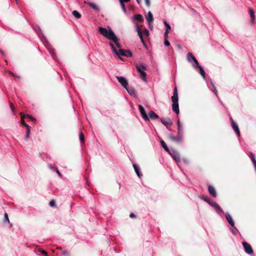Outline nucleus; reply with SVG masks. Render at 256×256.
<instances>
[{
  "instance_id": "obj_46",
  "label": "nucleus",
  "mask_w": 256,
  "mask_h": 256,
  "mask_svg": "<svg viewBox=\"0 0 256 256\" xmlns=\"http://www.w3.org/2000/svg\"><path fill=\"white\" fill-rule=\"evenodd\" d=\"M54 170L56 172V173L58 174V176H61V174L60 172V171L58 170V168H54Z\"/></svg>"
},
{
  "instance_id": "obj_57",
  "label": "nucleus",
  "mask_w": 256,
  "mask_h": 256,
  "mask_svg": "<svg viewBox=\"0 0 256 256\" xmlns=\"http://www.w3.org/2000/svg\"><path fill=\"white\" fill-rule=\"evenodd\" d=\"M16 0V1L17 0Z\"/></svg>"
},
{
  "instance_id": "obj_47",
  "label": "nucleus",
  "mask_w": 256,
  "mask_h": 256,
  "mask_svg": "<svg viewBox=\"0 0 256 256\" xmlns=\"http://www.w3.org/2000/svg\"><path fill=\"white\" fill-rule=\"evenodd\" d=\"M0 53L2 54V55L3 56H6V54H4V52L2 50H0Z\"/></svg>"
},
{
  "instance_id": "obj_48",
  "label": "nucleus",
  "mask_w": 256,
  "mask_h": 256,
  "mask_svg": "<svg viewBox=\"0 0 256 256\" xmlns=\"http://www.w3.org/2000/svg\"><path fill=\"white\" fill-rule=\"evenodd\" d=\"M130 218H134L136 217V216L134 215V214L133 213H131L130 214Z\"/></svg>"
},
{
  "instance_id": "obj_54",
  "label": "nucleus",
  "mask_w": 256,
  "mask_h": 256,
  "mask_svg": "<svg viewBox=\"0 0 256 256\" xmlns=\"http://www.w3.org/2000/svg\"><path fill=\"white\" fill-rule=\"evenodd\" d=\"M8 74H12V76H14V73H12V72H10V71H8Z\"/></svg>"
},
{
  "instance_id": "obj_42",
  "label": "nucleus",
  "mask_w": 256,
  "mask_h": 256,
  "mask_svg": "<svg viewBox=\"0 0 256 256\" xmlns=\"http://www.w3.org/2000/svg\"><path fill=\"white\" fill-rule=\"evenodd\" d=\"M147 6H150V0H144Z\"/></svg>"
},
{
  "instance_id": "obj_34",
  "label": "nucleus",
  "mask_w": 256,
  "mask_h": 256,
  "mask_svg": "<svg viewBox=\"0 0 256 256\" xmlns=\"http://www.w3.org/2000/svg\"><path fill=\"white\" fill-rule=\"evenodd\" d=\"M49 204L50 206L53 207L56 206V202L54 200H52L50 202Z\"/></svg>"
},
{
  "instance_id": "obj_14",
  "label": "nucleus",
  "mask_w": 256,
  "mask_h": 256,
  "mask_svg": "<svg viewBox=\"0 0 256 256\" xmlns=\"http://www.w3.org/2000/svg\"><path fill=\"white\" fill-rule=\"evenodd\" d=\"M208 190L209 193L214 197L216 198V193L215 190L214 188L211 186H209L208 187Z\"/></svg>"
},
{
  "instance_id": "obj_49",
  "label": "nucleus",
  "mask_w": 256,
  "mask_h": 256,
  "mask_svg": "<svg viewBox=\"0 0 256 256\" xmlns=\"http://www.w3.org/2000/svg\"><path fill=\"white\" fill-rule=\"evenodd\" d=\"M204 200H205V201H206V202H208L210 204V205H211L212 202H210V200H209L208 198H204Z\"/></svg>"
},
{
  "instance_id": "obj_9",
  "label": "nucleus",
  "mask_w": 256,
  "mask_h": 256,
  "mask_svg": "<svg viewBox=\"0 0 256 256\" xmlns=\"http://www.w3.org/2000/svg\"><path fill=\"white\" fill-rule=\"evenodd\" d=\"M138 108H139V110H140V114L142 115V118L145 120H148V116L144 108V107L142 106V105H139L138 106Z\"/></svg>"
},
{
  "instance_id": "obj_2",
  "label": "nucleus",
  "mask_w": 256,
  "mask_h": 256,
  "mask_svg": "<svg viewBox=\"0 0 256 256\" xmlns=\"http://www.w3.org/2000/svg\"><path fill=\"white\" fill-rule=\"evenodd\" d=\"M110 45L114 53L118 56H124L127 57H130L132 56V54L130 50L120 48L118 50H117L114 44H112V42L110 43Z\"/></svg>"
},
{
  "instance_id": "obj_18",
  "label": "nucleus",
  "mask_w": 256,
  "mask_h": 256,
  "mask_svg": "<svg viewBox=\"0 0 256 256\" xmlns=\"http://www.w3.org/2000/svg\"><path fill=\"white\" fill-rule=\"evenodd\" d=\"M134 20H135L136 21L140 22H142L144 20V18H143V16H142V15H141L140 14H136L134 16Z\"/></svg>"
},
{
  "instance_id": "obj_56",
  "label": "nucleus",
  "mask_w": 256,
  "mask_h": 256,
  "mask_svg": "<svg viewBox=\"0 0 256 256\" xmlns=\"http://www.w3.org/2000/svg\"><path fill=\"white\" fill-rule=\"evenodd\" d=\"M88 0H85V1H86V2H87L86 1H88Z\"/></svg>"
},
{
  "instance_id": "obj_30",
  "label": "nucleus",
  "mask_w": 256,
  "mask_h": 256,
  "mask_svg": "<svg viewBox=\"0 0 256 256\" xmlns=\"http://www.w3.org/2000/svg\"><path fill=\"white\" fill-rule=\"evenodd\" d=\"M171 98L172 102L176 103L178 102V95L173 94V96H172Z\"/></svg>"
},
{
  "instance_id": "obj_12",
  "label": "nucleus",
  "mask_w": 256,
  "mask_h": 256,
  "mask_svg": "<svg viewBox=\"0 0 256 256\" xmlns=\"http://www.w3.org/2000/svg\"><path fill=\"white\" fill-rule=\"evenodd\" d=\"M136 32H138V36L140 37V39L141 42L144 45H145V42H144V40L143 38V37H142V32L140 28V26H139L138 25H136Z\"/></svg>"
},
{
  "instance_id": "obj_44",
  "label": "nucleus",
  "mask_w": 256,
  "mask_h": 256,
  "mask_svg": "<svg viewBox=\"0 0 256 256\" xmlns=\"http://www.w3.org/2000/svg\"><path fill=\"white\" fill-rule=\"evenodd\" d=\"M169 32H165L164 34V40H167Z\"/></svg>"
},
{
  "instance_id": "obj_26",
  "label": "nucleus",
  "mask_w": 256,
  "mask_h": 256,
  "mask_svg": "<svg viewBox=\"0 0 256 256\" xmlns=\"http://www.w3.org/2000/svg\"><path fill=\"white\" fill-rule=\"evenodd\" d=\"M25 127L26 128V138L28 140L29 138L30 134V128L28 124H26Z\"/></svg>"
},
{
  "instance_id": "obj_22",
  "label": "nucleus",
  "mask_w": 256,
  "mask_h": 256,
  "mask_svg": "<svg viewBox=\"0 0 256 256\" xmlns=\"http://www.w3.org/2000/svg\"><path fill=\"white\" fill-rule=\"evenodd\" d=\"M161 122L164 125H171L172 124V121L170 118L162 119Z\"/></svg>"
},
{
  "instance_id": "obj_1",
  "label": "nucleus",
  "mask_w": 256,
  "mask_h": 256,
  "mask_svg": "<svg viewBox=\"0 0 256 256\" xmlns=\"http://www.w3.org/2000/svg\"><path fill=\"white\" fill-rule=\"evenodd\" d=\"M98 31L102 35L108 40H112L115 43L117 47L120 48V46L118 42V40L114 33L110 28L108 30L106 28L99 27Z\"/></svg>"
},
{
  "instance_id": "obj_4",
  "label": "nucleus",
  "mask_w": 256,
  "mask_h": 256,
  "mask_svg": "<svg viewBox=\"0 0 256 256\" xmlns=\"http://www.w3.org/2000/svg\"><path fill=\"white\" fill-rule=\"evenodd\" d=\"M186 58L187 60L192 64L194 68L196 69L197 68V66H198V62L192 54L191 52L188 53Z\"/></svg>"
},
{
  "instance_id": "obj_37",
  "label": "nucleus",
  "mask_w": 256,
  "mask_h": 256,
  "mask_svg": "<svg viewBox=\"0 0 256 256\" xmlns=\"http://www.w3.org/2000/svg\"><path fill=\"white\" fill-rule=\"evenodd\" d=\"M38 251L40 252L42 254H44V256H47V253L45 250L38 249Z\"/></svg>"
},
{
  "instance_id": "obj_33",
  "label": "nucleus",
  "mask_w": 256,
  "mask_h": 256,
  "mask_svg": "<svg viewBox=\"0 0 256 256\" xmlns=\"http://www.w3.org/2000/svg\"><path fill=\"white\" fill-rule=\"evenodd\" d=\"M249 157L250 158L252 162L256 161L255 158H254V155L252 152H250V154H249Z\"/></svg>"
},
{
  "instance_id": "obj_28",
  "label": "nucleus",
  "mask_w": 256,
  "mask_h": 256,
  "mask_svg": "<svg viewBox=\"0 0 256 256\" xmlns=\"http://www.w3.org/2000/svg\"><path fill=\"white\" fill-rule=\"evenodd\" d=\"M164 24L166 28L165 32H169L170 30H171V27H170V25L165 20L164 21Z\"/></svg>"
},
{
  "instance_id": "obj_40",
  "label": "nucleus",
  "mask_w": 256,
  "mask_h": 256,
  "mask_svg": "<svg viewBox=\"0 0 256 256\" xmlns=\"http://www.w3.org/2000/svg\"><path fill=\"white\" fill-rule=\"evenodd\" d=\"M232 232L234 234H236V232H238V230L236 229V228L234 226H234H232Z\"/></svg>"
},
{
  "instance_id": "obj_19",
  "label": "nucleus",
  "mask_w": 256,
  "mask_h": 256,
  "mask_svg": "<svg viewBox=\"0 0 256 256\" xmlns=\"http://www.w3.org/2000/svg\"><path fill=\"white\" fill-rule=\"evenodd\" d=\"M148 116L151 119L156 120L158 118V116L154 112L151 110L148 112Z\"/></svg>"
},
{
  "instance_id": "obj_53",
  "label": "nucleus",
  "mask_w": 256,
  "mask_h": 256,
  "mask_svg": "<svg viewBox=\"0 0 256 256\" xmlns=\"http://www.w3.org/2000/svg\"><path fill=\"white\" fill-rule=\"evenodd\" d=\"M122 2H128L130 1V0H122Z\"/></svg>"
},
{
  "instance_id": "obj_27",
  "label": "nucleus",
  "mask_w": 256,
  "mask_h": 256,
  "mask_svg": "<svg viewBox=\"0 0 256 256\" xmlns=\"http://www.w3.org/2000/svg\"><path fill=\"white\" fill-rule=\"evenodd\" d=\"M72 15L76 18H81V14L77 10H74L72 12Z\"/></svg>"
},
{
  "instance_id": "obj_52",
  "label": "nucleus",
  "mask_w": 256,
  "mask_h": 256,
  "mask_svg": "<svg viewBox=\"0 0 256 256\" xmlns=\"http://www.w3.org/2000/svg\"><path fill=\"white\" fill-rule=\"evenodd\" d=\"M136 1L138 4H141V0H136Z\"/></svg>"
},
{
  "instance_id": "obj_23",
  "label": "nucleus",
  "mask_w": 256,
  "mask_h": 256,
  "mask_svg": "<svg viewBox=\"0 0 256 256\" xmlns=\"http://www.w3.org/2000/svg\"><path fill=\"white\" fill-rule=\"evenodd\" d=\"M177 124H178V134H184L183 128H182V125L180 123V122L178 121Z\"/></svg>"
},
{
  "instance_id": "obj_21",
  "label": "nucleus",
  "mask_w": 256,
  "mask_h": 256,
  "mask_svg": "<svg viewBox=\"0 0 256 256\" xmlns=\"http://www.w3.org/2000/svg\"><path fill=\"white\" fill-rule=\"evenodd\" d=\"M249 12L251 18V22L253 24L254 23L255 16L254 10L252 8H249Z\"/></svg>"
},
{
  "instance_id": "obj_16",
  "label": "nucleus",
  "mask_w": 256,
  "mask_h": 256,
  "mask_svg": "<svg viewBox=\"0 0 256 256\" xmlns=\"http://www.w3.org/2000/svg\"><path fill=\"white\" fill-rule=\"evenodd\" d=\"M226 218L228 222L232 226H234V222L231 216L228 214V213H226Z\"/></svg>"
},
{
  "instance_id": "obj_11",
  "label": "nucleus",
  "mask_w": 256,
  "mask_h": 256,
  "mask_svg": "<svg viewBox=\"0 0 256 256\" xmlns=\"http://www.w3.org/2000/svg\"><path fill=\"white\" fill-rule=\"evenodd\" d=\"M211 206L214 208L218 213L219 214L224 212L223 210L220 206L216 202H212Z\"/></svg>"
},
{
  "instance_id": "obj_13",
  "label": "nucleus",
  "mask_w": 256,
  "mask_h": 256,
  "mask_svg": "<svg viewBox=\"0 0 256 256\" xmlns=\"http://www.w3.org/2000/svg\"><path fill=\"white\" fill-rule=\"evenodd\" d=\"M84 2L86 3L90 6L94 10L96 11H100L99 6H98L96 4L89 2H86V1H84Z\"/></svg>"
},
{
  "instance_id": "obj_29",
  "label": "nucleus",
  "mask_w": 256,
  "mask_h": 256,
  "mask_svg": "<svg viewBox=\"0 0 256 256\" xmlns=\"http://www.w3.org/2000/svg\"><path fill=\"white\" fill-rule=\"evenodd\" d=\"M120 4V6L122 8L123 12L126 14V10L124 4V2H122V0H118Z\"/></svg>"
},
{
  "instance_id": "obj_6",
  "label": "nucleus",
  "mask_w": 256,
  "mask_h": 256,
  "mask_svg": "<svg viewBox=\"0 0 256 256\" xmlns=\"http://www.w3.org/2000/svg\"><path fill=\"white\" fill-rule=\"evenodd\" d=\"M118 82L124 87L126 89H127L128 86V82L127 80L124 76H116Z\"/></svg>"
},
{
  "instance_id": "obj_24",
  "label": "nucleus",
  "mask_w": 256,
  "mask_h": 256,
  "mask_svg": "<svg viewBox=\"0 0 256 256\" xmlns=\"http://www.w3.org/2000/svg\"><path fill=\"white\" fill-rule=\"evenodd\" d=\"M197 68H198L200 70V73L204 78H205V72L203 68L198 64V66H197Z\"/></svg>"
},
{
  "instance_id": "obj_5",
  "label": "nucleus",
  "mask_w": 256,
  "mask_h": 256,
  "mask_svg": "<svg viewBox=\"0 0 256 256\" xmlns=\"http://www.w3.org/2000/svg\"><path fill=\"white\" fill-rule=\"evenodd\" d=\"M245 252L248 254H253L254 252L251 246L247 242H244L242 243Z\"/></svg>"
},
{
  "instance_id": "obj_45",
  "label": "nucleus",
  "mask_w": 256,
  "mask_h": 256,
  "mask_svg": "<svg viewBox=\"0 0 256 256\" xmlns=\"http://www.w3.org/2000/svg\"><path fill=\"white\" fill-rule=\"evenodd\" d=\"M173 94H174V95H178V90H177L176 87H175L174 88Z\"/></svg>"
},
{
  "instance_id": "obj_15",
  "label": "nucleus",
  "mask_w": 256,
  "mask_h": 256,
  "mask_svg": "<svg viewBox=\"0 0 256 256\" xmlns=\"http://www.w3.org/2000/svg\"><path fill=\"white\" fill-rule=\"evenodd\" d=\"M172 110L176 112V114H178L180 112L179 110V106L178 102H176V103H174L172 104Z\"/></svg>"
},
{
  "instance_id": "obj_32",
  "label": "nucleus",
  "mask_w": 256,
  "mask_h": 256,
  "mask_svg": "<svg viewBox=\"0 0 256 256\" xmlns=\"http://www.w3.org/2000/svg\"><path fill=\"white\" fill-rule=\"evenodd\" d=\"M128 91V94H130V95H133V94H135V91L133 89V88H130V89H128L127 88V89H126Z\"/></svg>"
},
{
  "instance_id": "obj_38",
  "label": "nucleus",
  "mask_w": 256,
  "mask_h": 256,
  "mask_svg": "<svg viewBox=\"0 0 256 256\" xmlns=\"http://www.w3.org/2000/svg\"><path fill=\"white\" fill-rule=\"evenodd\" d=\"M21 114L22 119V124L25 126V125L27 124L24 122V121L23 120L24 118V115L22 116V114Z\"/></svg>"
},
{
  "instance_id": "obj_50",
  "label": "nucleus",
  "mask_w": 256,
  "mask_h": 256,
  "mask_svg": "<svg viewBox=\"0 0 256 256\" xmlns=\"http://www.w3.org/2000/svg\"><path fill=\"white\" fill-rule=\"evenodd\" d=\"M62 254L65 255H68V252L67 250H64L62 252Z\"/></svg>"
},
{
  "instance_id": "obj_31",
  "label": "nucleus",
  "mask_w": 256,
  "mask_h": 256,
  "mask_svg": "<svg viewBox=\"0 0 256 256\" xmlns=\"http://www.w3.org/2000/svg\"><path fill=\"white\" fill-rule=\"evenodd\" d=\"M79 138L82 143L84 142V136L82 132H80L79 134Z\"/></svg>"
},
{
  "instance_id": "obj_55",
  "label": "nucleus",
  "mask_w": 256,
  "mask_h": 256,
  "mask_svg": "<svg viewBox=\"0 0 256 256\" xmlns=\"http://www.w3.org/2000/svg\"><path fill=\"white\" fill-rule=\"evenodd\" d=\"M50 168L54 170V168H53L52 166H50Z\"/></svg>"
},
{
  "instance_id": "obj_20",
  "label": "nucleus",
  "mask_w": 256,
  "mask_h": 256,
  "mask_svg": "<svg viewBox=\"0 0 256 256\" xmlns=\"http://www.w3.org/2000/svg\"><path fill=\"white\" fill-rule=\"evenodd\" d=\"M133 167L134 169V170L137 174V176L140 178L142 176V173L140 172V168L139 167H138L136 164H133Z\"/></svg>"
},
{
  "instance_id": "obj_41",
  "label": "nucleus",
  "mask_w": 256,
  "mask_h": 256,
  "mask_svg": "<svg viewBox=\"0 0 256 256\" xmlns=\"http://www.w3.org/2000/svg\"><path fill=\"white\" fill-rule=\"evenodd\" d=\"M164 45L166 46H168L170 45V42L167 40H164Z\"/></svg>"
},
{
  "instance_id": "obj_35",
  "label": "nucleus",
  "mask_w": 256,
  "mask_h": 256,
  "mask_svg": "<svg viewBox=\"0 0 256 256\" xmlns=\"http://www.w3.org/2000/svg\"><path fill=\"white\" fill-rule=\"evenodd\" d=\"M4 222L7 221V222H9L10 221H9V219H8V214L6 212L4 214Z\"/></svg>"
},
{
  "instance_id": "obj_36",
  "label": "nucleus",
  "mask_w": 256,
  "mask_h": 256,
  "mask_svg": "<svg viewBox=\"0 0 256 256\" xmlns=\"http://www.w3.org/2000/svg\"><path fill=\"white\" fill-rule=\"evenodd\" d=\"M10 109H11V110L12 111V112H14V110H15L13 104L12 102H10Z\"/></svg>"
},
{
  "instance_id": "obj_17",
  "label": "nucleus",
  "mask_w": 256,
  "mask_h": 256,
  "mask_svg": "<svg viewBox=\"0 0 256 256\" xmlns=\"http://www.w3.org/2000/svg\"><path fill=\"white\" fill-rule=\"evenodd\" d=\"M146 18L147 22H153L154 18L151 12L149 11L148 14L146 16Z\"/></svg>"
},
{
  "instance_id": "obj_43",
  "label": "nucleus",
  "mask_w": 256,
  "mask_h": 256,
  "mask_svg": "<svg viewBox=\"0 0 256 256\" xmlns=\"http://www.w3.org/2000/svg\"><path fill=\"white\" fill-rule=\"evenodd\" d=\"M148 27L150 30H152L153 28V25H152V22H148Z\"/></svg>"
},
{
  "instance_id": "obj_7",
  "label": "nucleus",
  "mask_w": 256,
  "mask_h": 256,
  "mask_svg": "<svg viewBox=\"0 0 256 256\" xmlns=\"http://www.w3.org/2000/svg\"><path fill=\"white\" fill-rule=\"evenodd\" d=\"M171 140L176 142H181L183 138V134H178L177 136H174L172 135H170L169 136Z\"/></svg>"
},
{
  "instance_id": "obj_25",
  "label": "nucleus",
  "mask_w": 256,
  "mask_h": 256,
  "mask_svg": "<svg viewBox=\"0 0 256 256\" xmlns=\"http://www.w3.org/2000/svg\"><path fill=\"white\" fill-rule=\"evenodd\" d=\"M160 144L162 146L163 148L167 152H170V150L168 149V147L166 146V144L165 143V142L164 140L160 141Z\"/></svg>"
},
{
  "instance_id": "obj_8",
  "label": "nucleus",
  "mask_w": 256,
  "mask_h": 256,
  "mask_svg": "<svg viewBox=\"0 0 256 256\" xmlns=\"http://www.w3.org/2000/svg\"><path fill=\"white\" fill-rule=\"evenodd\" d=\"M230 120L231 122V126L232 128L236 132V133L238 135V136H240V132L238 124L234 121L232 118H230Z\"/></svg>"
},
{
  "instance_id": "obj_39",
  "label": "nucleus",
  "mask_w": 256,
  "mask_h": 256,
  "mask_svg": "<svg viewBox=\"0 0 256 256\" xmlns=\"http://www.w3.org/2000/svg\"><path fill=\"white\" fill-rule=\"evenodd\" d=\"M26 116L28 118H30L32 120V121H34L35 122L36 120L34 118H32L30 115H29V114H27Z\"/></svg>"
},
{
  "instance_id": "obj_51",
  "label": "nucleus",
  "mask_w": 256,
  "mask_h": 256,
  "mask_svg": "<svg viewBox=\"0 0 256 256\" xmlns=\"http://www.w3.org/2000/svg\"><path fill=\"white\" fill-rule=\"evenodd\" d=\"M144 33L146 35V36H148V34H149V32L147 30H145L144 31Z\"/></svg>"
},
{
  "instance_id": "obj_10",
  "label": "nucleus",
  "mask_w": 256,
  "mask_h": 256,
  "mask_svg": "<svg viewBox=\"0 0 256 256\" xmlns=\"http://www.w3.org/2000/svg\"><path fill=\"white\" fill-rule=\"evenodd\" d=\"M168 153L176 162H179L180 161V155L176 150H172V152L170 151V152Z\"/></svg>"
},
{
  "instance_id": "obj_3",
  "label": "nucleus",
  "mask_w": 256,
  "mask_h": 256,
  "mask_svg": "<svg viewBox=\"0 0 256 256\" xmlns=\"http://www.w3.org/2000/svg\"><path fill=\"white\" fill-rule=\"evenodd\" d=\"M136 68L138 72L140 74L142 80L144 82H147L146 78V74L144 71L146 70V67L144 64H140V65H137L136 66Z\"/></svg>"
}]
</instances>
